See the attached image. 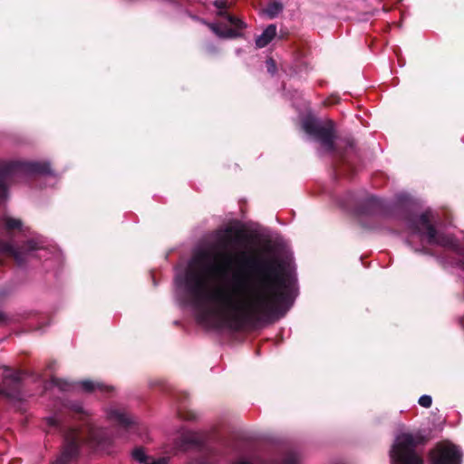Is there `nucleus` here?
Returning a JSON list of instances; mask_svg holds the SVG:
<instances>
[{"mask_svg": "<svg viewBox=\"0 0 464 464\" xmlns=\"http://www.w3.org/2000/svg\"><path fill=\"white\" fill-rule=\"evenodd\" d=\"M257 264L245 252L218 263L201 252L175 281L204 327H254L284 316L297 295L295 276L281 262H265L267 273L262 275L254 273Z\"/></svg>", "mask_w": 464, "mask_h": 464, "instance_id": "nucleus-1", "label": "nucleus"}, {"mask_svg": "<svg viewBox=\"0 0 464 464\" xmlns=\"http://www.w3.org/2000/svg\"><path fill=\"white\" fill-rule=\"evenodd\" d=\"M61 406L67 409L75 416L78 422L74 426L63 430L64 443L61 455L52 464H69L79 453L81 445L101 451H109L111 438L107 431L97 428L92 421L90 413L80 402H61Z\"/></svg>", "mask_w": 464, "mask_h": 464, "instance_id": "nucleus-2", "label": "nucleus"}, {"mask_svg": "<svg viewBox=\"0 0 464 464\" xmlns=\"http://www.w3.org/2000/svg\"><path fill=\"white\" fill-rule=\"evenodd\" d=\"M2 227L9 234V240L5 241L0 239V255L14 257L19 266H22L25 259L33 255V252L36 250L46 251L44 246L45 243L40 237H34L28 239L21 248L15 246L12 232L15 230L23 234L26 232V228L20 219L5 216L2 218Z\"/></svg>", "mask_w": 464, "mask_h": 464, "instance_id": "nucleus-3", "label": "nucleus"}, {"mask_svg": "<svg viewBox=\"0 0 464 464\" xmlns=\"http://www.w3.org/2000/svg\"><path fill=\"white\" fill-rule=\"evenodd\" d=\"M406 225L410 232L407 241L414 251L432 256L435 247L432 213L411 215L406 218Z\"/></svg>", "mask_w": 464, "mask_h": 464, "instance_id": "nucleus-4", "label": "nucleus"}, {"mask_svg": "<svg viewBox=\"0 0 464 464\" xmlns=\"http://www.w3.org/2000/svg\"><path fill=\"white\" fill-rule=\"evenodd\" d=\"M425 440L420 433L397 435L389 452L391 464H424L417 447Z\"/></svg>", "mask_w": 464, "mask_h": 464, "instance_id": "nucleus-5", "label": "nucleus"}, {"mask_svg": "<svg viewBox=\"0 0 464 464\" xmlns=\"http://www.w3.org/2000/svg\"><path fill=\"white\" fill-rule=\"evenodd\" d=\"M51 174L48 162L2 161L0 162V201L7 198L6 182L16 175Z\"/></svg>", "mask_w": 464, "mask_h": 464, "instance_id": "nucleus-6", "label": "nucleus"}, {"mask_svg": "<svg viewBox=\"0 0 464 464\" xmlns=\"http://www.w3.org/2000/svg\"><path fill=\"white\" fill-rule=\"evenodd\" d=\"M227 0H216L214 5L218 9V15L224 19L221 23L208 24L211 31L221 38H235L240 35L239 31L245 27L240 19L227 12Z\"/></svg>", "mask_w": 464, "mask_h": 464, "instance_id": "nucleus-7", "label": "nucleus"}, {"mask_svg": "<svg viewBox=\"0 0 464 464\" xmlns=\"http://www.w3.org/2000/svg\"><path fill=\"white\" fill-rule=\"evenodd\" d=\"M303 129L320 142L325 152L334 150V128L332 121L322 122L314 119H305L303 121Z\"/></svg>", "mask_w": 464, "mask_h": 464, "instance_id": "nucleus-8", "label": "nucleus"}, {"mask_svg": "<svg viewBox=\"0 0 464 464\" xmlns=\"http://www.w3.org/2000/svg\"><path fill=\"white\" fill-rule=\"evenodd\" d=\"M462 451L449 440L437 442V464H461Z\"/></svg>", "mask_w": 464, "mask_h": 464, "instance_id": "nucleus-9", "label": "nucleus"}, {"mask_svg": "<svg viewBox=\"0 0 464 464\" xmlns=\"http://www.w3.org/2000/svg\"><path fill=\"white\" fill-rule=\"evenodd\" d=\"M21 374L9 368L5 369V376L0 393L10 399H21Z\"/></svg>", "mask_w": 464, "mask_h": 464, "instance_id": "nucleus-10", "label": "nucleus"}, {"mask_svg": "<svg viewBox=\"0 0 464 464\" xmlns=\"http://www.w3.org/2000/svg\"><path fill=\"white\" fill-rule=\"evenodd\" d=\"M107 418L115 422L120 428L128 431L137 430V421L124 409L111 406L106 411Z\"/></svg>", "mask_w": 464, "mask_h": 464, "instance_id": "nucleus-11", "label": "nucleus"}, {"mask_svg": "<svg viewBox=\"0 0 464 464\" xmlns=\"http://www.w3.org/2000/svg\"><path fill=\"white\" fill-rule=\"evenodd\" d=\"M217 245L227 249L231 246L241 245L245 241V236L240 231L233 232L232 228L227 227L217 232Z\"/></svg>", "mask_w": 464, "mask_h": 464, "instance_id": "nucleus-12", "label": "nucleus"}, {"mask_svg": "<svg viewBox=\"0 0 464 464\" xmlns=\"http://www.w3.org/2000/svg\"><path fill=\"white\" fill-rule=\"evenodd\" d=\"M175 449L186 450L191 445L198 444L199 442V438L196 433L181 429L179 431L177 438H175Z\"/></svg>", "mask_w": 464, "mask_h": 464, "instance_id": "nucleus-13", "label": "nucleus"}, {"mask_svg": "<svg viewBox=\"0 0 464 464\" xmlns=\"http://www.w3.org/2000/svg\"><path fill=\"white\" fill-rule=\"evenodd\" d=\"M383 208V203L381 199L375 198V197H369L365 202L364 207L362 209V214L366 215H372L376 216L379 215L381 210Z\"/></svg>", "mask_w": 464, "mask_h": 464, "instance_id": "nucleus-14", "label": "nucleus"}, {"mask_svg": "<svg viewBox=\"0 0 464 464\" xmlns=\"http://www.w3.org/2000/svg\"><path fill=\"white\" fill-rule=\"evenodd\" d=\"M276 26L275 24H269L263 33L256 39V45L258 48L266 46L276 36Z\"/></svg>", "mask_w": 464, "mask_h": 464, "instance_id": "nucleus-15", "label": "nucleus"}, {"mask_svg": "<svg viewBox=\"0 0 464 464\" xmlns=\"http://www.w3.org/2000/svg\"><path fill=\"white\" fill-rule=\"evenodd\" d=\"M45 422L49 429L48 431H62L64 429V420L62 413L55 412L53 415L46 417Z\"/></svg>", "mask_w": 464, "mask_h": 464, "instance_id": "nucleus-16", "label": "nucleus"}, {"mask_svg": "<svg viewBox=\"0 0 464 464\" xmlns=\"http://www.w3.org/2000/svg\"><path fill=\"white\" fill-rule=\"evenodd\" d=\"M84 392H91L95 390H100L102 392H106L109 390V388L105 385H103L102 382H92L89 380H85L81 382L78 384Z\"/></svg>", "mask_w": 464, "mask_h": 464, "instance_id": "nucleus-17", "label": "nucleus"}, {"mask_svg": "<svg viewBox=\"0 0 464 464\" xmlns=\"http://www.w3.org/2000/svg\"><path fill=\"white\" fill-rule=\"evenodd\" d=\"M50 386L52 389H57L62 392H68L75 389V385L73 383L58 378H53L50 382Z\"/></svg>", "mask_w": 464, "mask_h": 464, "instance_id": "nucleus-18", "label": "nucleus"}, {"mask_svg": "<svg viewBox=\"0 0 464 464\" xmlns=\"http://www.w3.org/2000/svg\"><path fill=\"white\" fill-rule=\"evenodd\" d=\"M283 10V5L280 3L273 2L269 4L265 9L266 14L270 18L276 17Z\"/></svg>", "mask_w": 464, "mask_h": 464, "instance_id": "nucleus-19", "label": "nucleus"}, {"mask_svg": "<svg viewBox=\"0 0 464 464\" xmlns=\"http://www.w3.org/2000/svg\"><path fill=\"white\" fill-rule=\"evenodd\" d=\"M132 458L139 461L140 463L146 464V461H149L150 458L146 455L144 450L140 448H137L132 451Z\"/></svg>", "mask_w": 464, "mask_h": 464, "instance_id": "nucleus-20", "label": "nucleus"}, {"mask_svg": "<svg viewBox=\"0 0 464 464\" xmlns=\"http://www.w3.org/2000/svg\"><path fill=\"white\" fill-rule=\"evenodd\" d=\"M436 242H437V246L443 245V246H450V247L456 246L455 239L453 237H444L439 235L438 231H437Z\"/></svg>", "mask_w": 464, "mask_h": 464, "instance_id": "nucleus-21", "label": "nucleus"}, {"mask_svg": "<svg viewBox=\"0 0 464 464\" xmlns=\"http://www.w3.org/2000/svg\"><path fill=\"white\" fill-rule=\"evenodd\" d=\"M418 402L424 408H430L432 404V398L430 395H422L420 397Z\"/></svg>", "mask_w": 464, "mask_h": 464, "instance_id": "nucleus-22", "label": "nucleus"}, {"mask_svg": "<svg viewBox=\"0 0 464 464\" xmlns=\"http://www.w3.org/2000/svg\"><path fill=\"white\" fill-rule=\"evenodd\" d=\"M169 459L166 457H161L159 459H151L150 458L149 461H146V464H168Z\"/></svg>", "mask_w": 464, "mask_h": 464, "instance_id": "nucleus-23", "label": "nucleus"}, {"mask_svg": "<svg viewBox=\"0 0 464 464\" xmlns=\"http://www.w3.org/2000/svg\"><path fill=\"white\" fill-rule=\"evenodd\" d=\"M266 68L269 73L274 74L276 71V65L273 59H267L266 62Z\"/></svg>", "mask_w": 464, "mask_h": 464, "instance_id": "nucleus-24", "label": "nucleus"}, {"mask_svg": "<svg viewBox=\"0 0 464 464\" xmlns=\"http://www.w3.org/2000/svg\"><path fill=\"white\" fill-rule=\"evenodd\" d=\"M179 415L181 419L187 420H192L196 418V415L193 412H191V411L183 412L181 410H179Z\"/></svg>", "mask_w": 464, "mask_h": 464, "instance_id": "nucleus-25", "label": "nucleus"}, {"mask_svg": "<svg viewBox=\"0 0 464 464\" xmlns=\"http://www.w3.org/2000/svg\"><path fill=\"white\" fill-rule=\"evenodd\" d=\"M430 464H435V459L433 456H430Z\"/></svg>", "mask_w": 464, "mask_h": 464, "instance_id": "nucleus-26", "label": "nucleus"}, {"mask_svg": "<svg viewBox=\"0 0 464 464\" xmlns=\"http://www.w3.org/2000/svg\"><path fill=\"white\" fill-rule=\"evenodd\" d=\"M461 266H462V267L464 269V253L462 254Z\"/></svg>", "mask_w": 464, "mask_h": 464, "instance_id": "nucleus-27", "label": "nucleus"}, {"mask_svg": "<svg viewBox=\"0 0 464 464\" xmlns=\"http://www.w3.org/2000/svg\"><path fill=\"white\" fill-rule=\"evenodd\" d=\"M47 385H48V386H45V389H48V387H49L50 389H52V388H51V386H50V383H48Z\"/></svg>", "mask_w": 464, "mask_h": 464, "instance_id": "nucleus-28", "label": "nucleus"}]
</instances>
